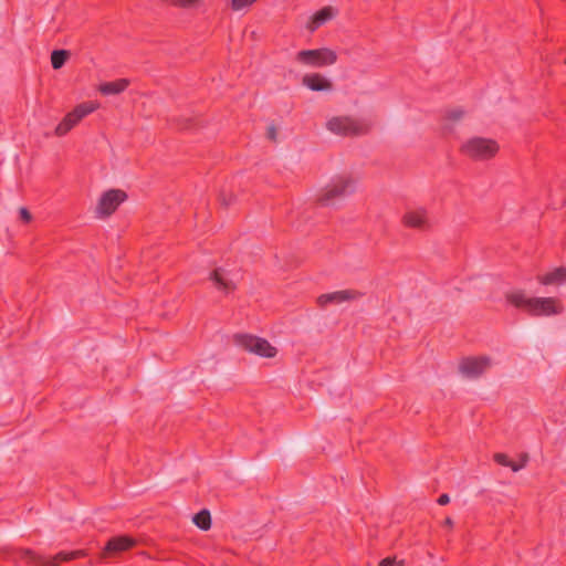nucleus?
I'll return each mask as SVG.
<instances>
[{
  "label": "nucleus",
  "instance_id": "obj_8",
  "mask_svg": "<svg viewBox=\"0 0 566 566\" xmlns=\"http://www.w3.org/2000/svg\"><path fill=\"white\" fill-rule=\"evenodd\" d=\"M492 367V359L488 356L468 357L460 361L459 370L468 378H476Z\"/></svg>",
  "mask_w": 566,
  "mask_h": 566
},
{
  "label": "nucleus",
  "instance_id": "obj_11",
  "mask_svg": "<svg viewBox=\"0 0 566 566\" xmlns=\"http://www.w3.org/2000/svg\"><path fill=\"white\" fill-rule=\"evenodd\" d=\"M136 539L123 535L111 538L105 547V553L118 554L125 552L136 545Z\"/></svg>",
  "mask_w": 566,
  "mask_h": 566
},
{
  "label": "nucleus",
  "instance_id": "obj_2",
  "mask_svg": "<svg viewBox=\"0 0 566 566\" xmlns=\"http://www.w3.org/2000/svg\"><path fill=\"white\" fill-rule=\"evenodd\" d=\"M326 129L337 136H359L367 132L360 119L350 115H334L327 118Z\"/></svg>",
  "mask_w": 566,
  "mask_h": 566
},
{
  "label": "nucleus",
  "instance_id": "obj_34",
  "mask_svg": "<svg viewBox=\"0 0 566 566\" xmlns=\"http://www.w3.org/2000/svg\"><path fill=\"white\" fill-rule=\"evenodd\" d=\"M25 554H27V555H29V556H31V557H33V553H32V552H30V551H25Z\"/></svg>",
  "mask_w": 566,
  "mask_h": 566
},
{
  "label": "nucleus",
  "instance_id": "obj_14",
  "mask_svg": "<svg viewBox=\"0 0 566 566\" xmlns=\"http://www.w3.org/2000/svg\"><path fill=\"white\" fill-rule=\"evenodd\" d=\"M210 279L218 285L220 290L226 292L234 290L235 283L232 277L229 276V273L224 272L222 269H217L211 273Z\"/></svg>",
  "mask_w": 566,
  "mask_h": 566
},
{
  "label": "nucleus",
  "instance_id": "obj_24",
  "mask_svg": "<svg viewBox=\"0 0 566 566\" xmlns=\"http://www.w3.org/2000/svg\"><path fill=\"white\" fill-rule=\"evenodd\" d=\"M71 126L64 122L63 119L61 120V123L56 126L55 128V134L57 136H64L66 135L70 130H71Z\"/></svg>",
  "mask_w": 566,
  "mask_h": 566
},
{
  "label": "nucleus",
  "instance_id": "obj_20",
  "mask_svg": "<svg viewBox=\"0 0 566 566\" xmlns=\"http://www.w3.org/2000/svg\"><path fill=\"white\" fill-rule=\"evenodd\" d=\"M467 112L461 107L450 108L446 113V120L450 123V125H454L460 123L465 117Z\"/></svg>",
  "mask_w": 566,
  "mask_h": 566
},
{
  "label": "nucleus",
  "instance_id": "obj_29",
  "mask_svg": "<svg viewBox=\"0 0 566 566\" xmlns=\"http://www.w3.org/2000/svg\"><path fill=\"white\" fill-rule=\"evenodd\" d=\"M57 563H59V559L55 558V556L52 558H46V559L41 560L42 566H56Z\"/></svg>",
  "mask_w": 566,
  "mask_h": 566
},
{
  "label": "nucleus",
  "instance_id": "obj_13",
  "mask_svg": "<svg viewBox=\"0 0 566 566\" xmlns=\"http://www.w3.org/2000/svg\"><path fill=\"white\" fill-rule=\"evenodd\" d=\"M402 220L408 227L423 228L427 224V211L422 208L409 210L405 213Z\"/></svg>",
  "mask_w": 566,
  "mask_h": 566
},
{
  "label": "nucleus",
  "instance_id": "obj_22",
  "mask_svg": "<svg viewBox=\"0 0 566 566\" xmlns=\"http://www.w3.org/2000/svg\"><path fill=\"white\" fill-rule=\"evenodd\" d=\"M258 0H231L230 7L234 12L243 11L250 8Z\"/></svg>",
  "mask_w": 566,
  "mask_h": 566
},
{
  "label": "nucleus",
  "instance_id": "obj_33",
  "mask_svg": "<svg viewBox=\"0 0 566 566\" xmlns=\"http://www.w3.org/2000/svg\"><path fill=\"white\" fill-rule=\"evenodd\" d=\"M444 524H446L448 527H452V526H453V521H452L450 517H448V518H446Z\"/></svg>",
  "mask_w": 566,
  "mask_h": 566
},
{
  "label": "nucleus",
  "instance_id": "obj_28",
  "mask_svg": "<svg viewBox=\"0 0 566 566\" xmlns=\"http://www.w3.org/2000/svg\"><path fill=\"white\" fill-rule=\"evenodd\" d=\"M19 214H20L21 219L27 222H29L32 219L31 213L25 208H20Z\"/></svg>",
  "mask_w": 566,
  "mask_h": 566
},
{
  "label": "nucleus",
  "instance_id": "obj_1",
  "mask_svg": "<svg viewBox=\"0 0 566 566\" xmlns=\"http://www.w3.org/2000/svg\"><path fill=\"white\" fill-rule=\"evenodd\" d=\"M509 303L534 316H554L564 312L563 303L556 297L530 296L524 290H512L505 294Z\"/></svg>",
  "mask_w": 566,
  "mask_h": 566
},
{
  "label": "nucleus",
  "instance_id": "obj_21",
  "mask_svg": "<svg viewBox=\"0 0 566 566\" xmlns=\"http://www.w3.org/2000/svg\"><path fill=\"white\" fill-rule=\"evenodd\" d=\"M82 118H84V116L82 115V113L80 112V109L76 106L72 112H70L69 114L65 115L63 120L66 122L71 126V128H73L74 126H76L78 124V122Z\"/></svg>",
  "mask_w": 566,
  "mask_h": 566
},
{
  "label": "nucleus",
  "instance_id": "obj_19",
  "mask_svg": "<svg viewBox=\"0 0 566 566\" xmlns=\"http://www.w3.org/2000/svg\"><path fill=\"white\" fill-rule=\"evenodd\" d=\"M70 53L65 50H55L51 54V63L53 69L57 70L63 66V64L69 59Z\"/></svg>",
  "mask_w": 566,
  "mask_h": 566
},
{
  "label": "nucleus",
  "instance_id": "obj_32",
  "mask_svg": "<svg viewBox=\"0 0 566 566\" xmlns=\"http://www.w3.org/2000/svg\"><path fill=\"white\" fill-rule=\"evenodd\" d=\"M71 555H72V558H75L78 556H84L85 552L84 551H75V552H72Z\"/></svg>",
  "mask_w": 566,
  "mask_h": 566
},
{
  "label": "nucleus",
  "instance_id": "obj_3",
  "mask_svg": "<svg viewBox=\"0 0 566 566\" xmlns=\"http://www.w3.org/2000/svg\"><path fill=\"white\" fill-rule=\"evenodd\" d=\"M497 150L499 145L495 140L480 136L471 137L461 145V151L476 160H488L494 157Z\"/></svg>",
  "mask_w": 566,
  "mask_h": 566
},
{
  "label": "nucleus",
  "instance_id": "obj_26",
  "mask_svg": "<svg viewBox=\"0 0 566 566\" xmlns=\"http://www.w3.org/2000/svg\"><path fill=\"white\" fill-rule=\"evenodd\" d=\"M317 303H318L321 306H325V305H327L328 303H333L332 293L322 294L321 296H318V297H317Z\"/></svg>",
  "mask_w": 566,
  "mask_h": 566
},
{
  "label": "nucleus",
  "instance_id": "obj_9",
  "mask_svg": "<svg viewBox=\"0 0 566 566\" xmlns=\"http://www.w3.org/2000/svg\"><path fill=\"white\" fill-rule=\"evenodd\" d=\"M302 84L313 92H331L333 83L321 73H308L302 78Z\"/></svg>",
  "mask_w": 566,
  "mask_h": 566
},
{
  "label": "nucleus",
  "instance_id": "obj_30",
  "mask_svg": "<svg viewBox=\"0 0 566 566\" xmlns=\"http://www.w3.org/2000/svg\"><path fill=\"white\" fill-rule=\"evenodd\" d=\"M55 558H57V559H59V562H61V560H70V559H72V555H71V553H69V554H66V553H60V554H57V555L55 556Z\"/></svg>",
  "mask_w": 566,
  "mask_h": 566
},
{
  "label": "nucleus",
  "instance_id": "obj_15",
  "mask_svg": "<svg viewBox=\"0 0 566 566\" xmlns=\"http://www.w3.org/2000/svg\"><path fill=\"white\" fill-rule=\"evenodd\" d=\"M129 85V80L120 78L114 82L102 83L98 87L99 92L104 95H117L124 92Z\"/></svg>",
  "mask_w": 566,
  "mask_h": 566
},
{
  "label": "nucleus",
  "instance_id": "obj_5",
  "mask_svg": "<svg viewBox=\"0 0 566 566\" xmlns=\"http://www.w3.org/2000/svg\"><path fill=\"white\" fill-rule=\"evenodd\" d=\"M234 343L247 352L262 358H274L277 355V348L275 346L265 338L258 336L238 334L234 336Z\"/></svg>",
  "mask_w": 566,
  "mask_h": 566
},
{
  "label": "nucleus",
  "instance_id": "obj_7",
  "mask_svg": "<svg viewBox=\"0 0 566 566\" xmlns=\"http://www.w3.org/2000/svg\"><path fill=\"white\" fill-rule=\"evenodd\" d=\"M127 199L125 191L120 189H108L104 191L95 206L94 213L98 219H106Z\"/></svg>",
  "mask_w": 566,
  "mask_h": 566
},
{
  "label": "nucleus",
  "instance_id": "obj_35",
  "mask_svg": "<svg viewBox=\"0 0 566 566\" xmlns=\"http://www.w3.org/2000/svg\"><path fill=\"white\" fill-rule=\"evenodd\" d=\"M516 464H522V454L520 455V461H517Z\"/></svg>",
  "mask_w": 566,
  "mask_h": 566
},
{
  "label": "nucleus",
  "instance_id": "obj_12",
  "mask_svg": "<svg viewBox=\"0 0 566 566\" xmlns=\"http://www.w3.org/2000/svg\"><path fill=\"white\" fill-rule=\"evenodd\" d=\"M537 280L543 285H560L566 283V269L556 268L545 274L538 275Z\"/></svg>",
  "mask_w": 566,
  "mask_h": 566
},
{
  "label": "nucleus",
  "instance_id": "obj_18",
  "mask_svg": "<svg viewBox=\"0 0 566 566\" xmlns=\"http://www.w3.org/2000/svg\"><path fill=\"white\" fill-rule=\"evenodd\" d=\"M192 522L201 530L207 531L211 526V516L209 511L202 510L192 517Z\"/></svg>",
  "mask_w": 566,
  "mask_h": 566
},
{
  "label": "nucleus",
  "instance_id": "obj_10",
  "mask_svg": "<svg viewBox=\"0 0 566 566\" xmlns=\"http://www.w3.org/2000/svg\"><path fill=\"white\" fill-rule=\"evenodd\" d=\"M338 11L336 8L327 6L315 12L306 23V28L310 32L316 31L318 28L329 22L337 15Z\"/></svg>",
  "mask_w": 566,
  "mask_h": 566
},
{
  "label": "nucleus",
  "instance_id": "obj_31",
  "mask_svg": "<svg viewBox=\"0 0 566 566\" xmlns=\"http://www.w3.org/2000/svg\"><path fill=\"white\" fill-rule=\"evenodd\" d=\"M449 502H450V497H449V495H448V494H442V495H440V497L438 499V503H439L440 505H446V504H448Z\"/></svg>",
  "mask_w": 566,
  "mask_h": 566
},
{
  "label": "nucleus",
  "instance_id": "obj_23",
  "mask_svg": "<svg viewBox=\"0 0 566 566\" xmlns=\"http://www.w3.org/2000/svg\"><path fill=\"white\" fill-rule=\"evenodd\" d=\"M98 103L90 102V103H82L77 105V108L82 113V115L85 117L86 115L91 114L95 109L98 108Z\"/></svg>",
  "mask_w": 566,
  "mask_h": 566
},
{
  "label": "nucleus",
  "instance_id": "obj_4",
  "mask_svg": "<svg viewBox=\"0 0 566 566\" xmlns=\"http://www.w3.org/2000/svg\"><path fill=\"white\" fill-rule=\"evenodd\" d=\"M296 60L304 66L326 67L334 65L337 60V53L331 48H319L314 50H302L297 52Z\"/></svg>",
  "mask_w": 566,
  "mask_h": 566
},
{
  "label": "nucleus",
  "instance_id": "obj_6",
  "mask_svg": "<svg viewBox=\"0 0 566 566\" xmlns=\"http://www.w3.org/2000/svg\"><path fill=\"white\" fill-rule=\"evenodd\" d=\"M355 182L347 177H337L321 189L317 200L324 206L331 205L334 200L354 192Z\"/></svg>",
  "mask_w": 566,
  "mask_h": 566
},
{
  "label": "nucleus",
  "instance_id": "obj_25",
  "mask_svg": "<svg viewBox=\"0 0 566 566\" xmlns=\"http://www.w3.org/2000/svg\"><path fill=\"white\" fill-rule=\"evenodd\" d=\"M379 566H403V560H397L395 557H387L380 562Z\"/></svg>",
  "mask_w": 566,
  "mask_h": 566
},
{
  "label": "nucleus",
  "instance_id": "obj_16",
  "mask_svg": "<svg viewBox=\"0 0 566 566\" xmlns=\"http://www.w3.org/2000/svg\"><path fill=\"white\" fill-rule=\"evenodd\" d=\"M494 460L502 465L511 468L512 471L517 472L526 465V463L528 461V454L527 453L522 454V464H516V462L511 461L507 458V455L504 453H495Z\"/></svg>",
  "mask_w": 566,
  "mask_h": 566
},
{
  "label": "nucleus",
  "instance_id": "obj_27",
  "mask_svg": "<svg viewBox=\"0 0 566 566\" xmlns=\"http://www.w3.org/2000/svg\"><path fill=\"white\" fill-rule=\"evenodd\" d=\"M276 134H277L276 127L274 125H270L268 127V132H266L268 138L271 140H275Z\"/></svg>",
  "mask_w": 566,
  "mask_h": 566
},
{
  "label": "nucleus",
  "instance_id": "obj_17",
  "mask_svg": "<svg viewBox=\"0 0 566 566\" xmlns=\"http://www.w3.org/2000/svg\"><path fill=\"white\" fill-rule=\"evenodd\" d=\"M360 293L354 290H343L332 293L333 303L340 304L344 302H352L357 300Z\"/></svg>",
  "mask_w": 566,
  "mask_h": 566
}]
</instances>
